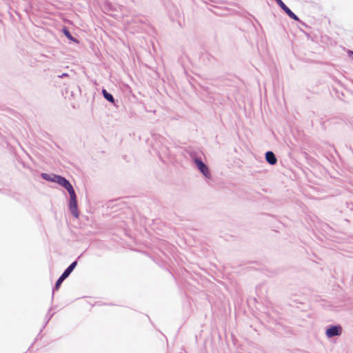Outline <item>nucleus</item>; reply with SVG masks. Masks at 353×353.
Instances as JSON below:
<instances>
[{
  "label": "nucleus",
  "mask_w": 353,
  "mask_h": 353,
  "mask_svg": "<svg viewBox=\"0 0 353 353\" xmlns=\"http://www.w3.org/2000/svg\"><path fill=\"white\" fill-rule=\"evenodd\" d=\"M41 176L42 179H45L46 181H51V182H54V183H58L59 185H61V183H63V181L65 179V178H64V177H63L61 176H59V175L49 174H47V173H42Z\"/></svg>",
  "instance_id": "1"
},
{
  "label": "nucleus",
  "mask_w": 353,
  "mask_h": 353,
  "mask_svg": "<svg viewBox=\"0 0 353 353\" xmlns=\"http://www.w3.org/2000/svg\"><path fill=\"white\" fill-rule=\"evenodd\" d=\"M342 333V327L340 325H333L326 330V336L327 338H332L340 336Z\"/></svg>",
  "instance_id": "2"
},
{
  "label": "nucleus",
  "mask_w": 353,
  "mask_h": 353,
  "mask_svg": "<svg viewBox=\"0 0 353 353\" xmlns=\"http://www.w3.org/2000/svg\"><path fill=\"white\" fill-rule=\"evenodd\" d=\"M194 163L197 167V168L201 171V172L206 177L209 178L210 176V174L207 165L199 159H195Z\"/></svg>",
  "instance_id": "3"
},
{
  "label": "nucleus",
  "mask_w": 353,
  "mask_h": 353,
  "mask_svg": "<svg viewBox=\"0 0 353 353\" xmlns=\"http://www.w3.org/2000/svg\"><path fill=\"white\" fill-rule=\"evenodd\" d=\"M282 10L292 19L299 21V17L281 1L275 0Z\"/></svg>",
  "instance_id": "4"
},
{
  "label": "nucleus",
  "mask_w": 353,
  "mask_h": 353,
  "mask_svg": "<svg viewBox=\"0 0 353 353\" xmlns=\"http://www.w3.org/2000/svg\"><path fill=\"white\" fill-rule=\"evenodd\" d=\"M69 210L71 214L75 217L78 218L79 216V213L77 208V199H70L69 201Z\"/></svg>",
  "instance_id": "5"
},
{
  "label": "nucleus",
  "mask_w": 353,
  "mask_h": 353,
  "mask_svg": "<svg viewBox=\"0 0 353 353\" xmlns=\"http://www.w3.org/2000/svg\"><path fill=\"white\" fill-rule=\"evenodd\" d=\"M61 186L64 188L65 189H66L68 190V192L69 193V195H70V199H75V198H77V195H76V193L74 192V190L72 185L70 184V183L69 182L68 180L65 179L64 181H63V183H61Z\"/></svg>",
  "instance_id": "6"
},
{
  "label": "nucleus",
  "mask_w": 353,
  "mask_h": 353,
  "mask_svg": "<svg viewBox=\"0 0 353 353\" xmlns=\"http://www.w3.org/2000/svg\"><path fill=\"white\" fill-rule=\"evenodd\" d=\"M265 159L270 165H274L277 161L274 154L271 151H268L265 153Z\"/></svg>",
  "instance_id": "7"
},
{
  "label": "nucleus",
  "mask_w": 353,
  "mask_h": 353,
  "mask_svg": "<svg viewBox=\"0 0 353 353\" xmlns=\"http://www.w3.org/2000/svg\"><path fill=\"white\" fill-rule=\"evenodd\" d=\"M77 264V261L72 262L68 268L67 269L63 272L65 274H66L68 276L70 274V273L73 271V270L75 268L76 265Z\"/></svg>",
  "instance_id": "8"
},
{
  "label": "nucleus",
  "mask_w": 353,
  "mask_h": 353,
  "mask_svg": "<svg viewBox=\"0 0 353 353\" xmlns=\"http://www.w3.org/2000/svg\"><path fill=\"white\" fill-rule=\"evenodd\" d=\"M102 93H103V95L104 97V98L108 100V101L111 102V103H113L114 102V97L113 96L108 93L105 90H102Z\"/></svg>",
  "instance_id": "9"
},
{
  "label": "nucleus",
  "mask_w": 353,
  "mask_h": 353,
  "mask_svg": "<svg viewBox=\"0 0 353 353\" xmlns=\"http://www.w3.org/2000/svg\"><path fill=\"white\" fill-rule=\"evenodd\" d=\"M63 32L68 39L74 42H77V40L73 38V37L71 35L68 30L64 28Z\"/></svg>",
  "instance_id": "10"
},
{
  "label": "nucleus",
  "mask_w": 353,
  "mask_h": 353,
  "mask_svg": "<svg viewBox=\"0 0 353 353\" xmlns=\"http://www.w3.org/2000/svg\"><path fill=\"white\" fill-rule=\"evenodd\" d=\"M62 282L63 281L61 280L58 279V280L56 282L55 286H54V290H57L59 288V287H60L61 284L62 283Z\"/></svg>",
  "instance_id": "11"
},
{
  "label": "nucleus",
  "mask_w": 353,
  "mask_h": 353,
  "mask_svg": "<svg viewBox=\"0 0 353 353\" xmlns=\"http://www.w3.org/2000/svg\"><path fill=\"white\" fill-rule=\"evenodd\" d=\"M68 276L65 274L64 273H63L61 274V276L59 278V279L61 280L62 281H63L66 278H68Z\"/></svg>",
  "instance_id": "12"
},
{
  "label": "nucleus",
  "mask_w": 353,
  "mask_h": 353,
  "mask_svg": "<svg viewBox=\"0 0 353 353\" xmlns=\"http://www.w3.org/2000/svg\"><path fill=\"white\" fill-rule=\"evenodd\" d=\"M347 54H348V56H349L350 58H352V59H353V51L349 50V51L347 52Z\"/></svg>",
  "instance_id": "13"
}]
</instances>
